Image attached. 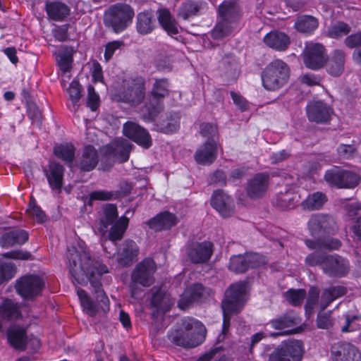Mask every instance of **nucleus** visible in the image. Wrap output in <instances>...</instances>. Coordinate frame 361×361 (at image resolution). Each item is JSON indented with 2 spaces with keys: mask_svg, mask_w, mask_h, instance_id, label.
Listing matches in <instances>:
<instances>
[{
  "mask_svg": "<svg viewBox=\"0 0 361 361\" xmlns=\"http://www.w3.org/2000/svg\"><path fill=\"white\" fill-rule=\"evenodd\" d=\"M67 258L73 279L82 286L90 282L99 307L104 312L109 310V300L101 283L102 275L109 272L108 267L101 261L92 259L89 252L82 247L68 249Z\"/></svg>",
  "mask_w": 361,
  "mask_h": 361,
  "instance_id": "obj_1",
  "label": "nucleus"
},
{
  "mask_svg": "<svg viewBox=\"0 0 361 361\" xmlns=\"http://www.w3.org/2000/svg\"><path fill=\"white\" fill-rule=\"evenodd\" d=\"M246 290L247 283L245 281L232 284L226 290L225 298L221 302L224 321L221 334L217 338L219 342L224 340L228 331L231 315L238 314L245 305L247 300Z\"/></svg>",
  "mask_w": 361,
  "mask_h": 361,
  "instance_id": "obj_2",
  "label": "nucleus"
},
{
  "mask_svg": "<svg viewBox=\"0 0 361 361\" xmlns=\"http://www.w3.org/2000/svg\"><path fill=\"white\" fill-rule=\"evenodd\" d=\"M206 328L200 321L185 317L181 320L180 327L169 334V340L176 345L192 348L200 345L205 338Z\"/></svg>",
  "mask_w": 361,
  "mask_h": 361,
  "instance_id": "obj_3",
  "label": "nucleus"
},
{
  "mask_svg": "<svg viewBox=\"0 0 361 361\" xmlns=\"http://www.w3.org/2000/svg\"><path fill=\"white\" fill-rule=\"evenodd\" d=\"M219 20L211 32L213 39H220L235 28L241 17L240 6L236 0H226L218 8Z\"/></svg>",
  "mask_w": 361,
  "mask_h": 361,
  "instance_id": "obj_4",
  "label": "nucleus"
},
{
  "mask_svg": "<svg viewBox=\"0 0 361 361\" xmlns=\"http://www.w3.org/2000/svg\"><path fill=\"white\" fill-rule=\"evenodd\" d=\"M290 73L286 63L281 59L273 60L262 72V85L269 91L278 90L288 82Z\"/></svg>",
  "mask_w": 361,
  "mask_h": 361,
  "instance_id": "obj_5",
  "label": "nucleus"
},
{
  "mask_svg": "<svg viewBox=\"0 0 361 361\" xmlns=\"http://www.w3.org/2000/svg\"><path fill=\"white\" fill-rule=\"evenodd\" d=\"M169 82L166 78L156 79L153 85L151 95L145 102L143 108V118L153 121L164 110L163 99L169 93Z\"/></svg>",
  "mask_w": 361,
  "mask_h": 361,
  "instance_id": "obj_6",
  "label": "nucleus"
},
{
  "mask_svg": "<svg viewBox=\"0 0 361 361\" xmlns=\"http://www.w3.org/2000/svg\"><path fill=\"white\" fill-rule=\"evenodd\" d=\"M133 16L134 11L129 5L116 4L105 11L104 23L114 32L119 33L132 23Z\"/></svg>",
  "mask_w": 361,
  "mask_h": 361,
  "instance_id": "obj_7",
  "label": "nucleus"
},
{
  "mask_svg": "<svg viewBox=\"0 0 361 361\" xmlns=\"http://www.w3.org/2000/svg\"><path fill=\"white\" fill-rule=\"evenodd\" d=\"M157 270L154 261L149 257L140 262L131 274L130 290L131 297L135 298L139 290L137 284L143 287H149L154 282V274Z\"/></svg>",
  "mask_w": 361,
  "mask_h": 361,
  "instance_id": "obj_8",
  "label": "nucleus"
},
{
  "mask_svg": "<svg viewBox=\"0 0 361 361\" xmlns=\"http://www.w3.org/2000/svg\"><path fill=\"white\" fill-rule=\"evenodd\" d=\"M304 353L301 341L289 339L276 347L268 355L267 361H302Z\"/></svg>",
  "mask_w": 361,
  "mask_h": 361,
  "instance_id": "obj_9",
  "label": "nucleus"
},
{
  "mask_svg": "<svg viewBox=\"0 0 361 361\" xmlns=\"http://www.w3.org/2000/svg\"><path fill=\"white\" fill-rule=\"evenodd\" d=\"M324 179L331 186L352 189L359 184L361 178L353 171L334 166L325 172Z\"/></svg>",
  "mask_w": 361,
  "mask_h": 361,
  "instance_id": "obj_10",
  "label": "nucleus"
},
{
  "mask_svg": "<svg viewBox=\"0 0 361 361\" xmlns=\"http://www.w3.org/2000/svg\"><path fill=\"white\" fill-rule=\"evenodd\" d=\"M145 95V82L142 78H135L123 82L118 97L120 101L132 106L140 104Z\"/></svg>",
  "mask_w": 361,
  "mask_h": 361,
  "instance_id": "obj_11",
  "label": "nucleus"
},
{
  "mask_svg": "<svg viewBox=\"0 0 361 361\" xmlns=\"http://www.w3.org/2000/svg\"><path fill=\"white\" fill-rule=\"evenodd\" d=\"M265 263V257L257 253L233 255L230 259L228 269L237 274L245 273L249 269L259 267Z\"/></svg>",
  "mask_w": 361,
  "mask_h": 361,
  "instance_id": "obj_12",
  "label": "nucleus"
},
{
  "mask_svg": "<svg viewBox=\"0 0 361 361\" xmlns=\"http://www.w3.org/2000/svg\"><path fill=\"white\" fill-rule=\"evenodd\" d=\"M212 293L211 288L204 286L202 283H194L185 289L180 295L178 302V307L185 310L192 302H200L207 299L211 295Z\"/></svg>",
  "mask_w": 361,
  "mask_h": 361,
  "instance_id": "obj_13",
  "label": "nucleus"
},
{
  "mask_svg": "<svg viewBox=\"0 0 361 361\" xmlns=\"http://www.w3.org/2000/svg\"><path fill=\"white\" fill-rule=\"evenodd\" d=\"M44 286L43 280L35 275H26L18 279L16 289L24 298H33L39 295Z\"/></svg>",
  "mask_w": 361,
  "mask_h": 361,
  "instance_id": "obj_14",
  "label": "nucleus"
},
{
  "mask_svg": "<svg viewBox=\"0 0 361 361\" xmlns=\"http://www.w3.org/2000/svg\"><path fill=\"white\" fill-rule=\"evenodd\" d=\"M349 261L338 255H329L323 265V271L330 277L341 278L350 271Z\"/></svg>",
  "mask_w": 361,
  "mask_h": 361,
  "instance_id": "obj_15",
  "label": "nucleus"
},
{
  "mask_svg": "<svg viewBox=\"0 0 361 361\" xmlns=\"http://www.w3.org/2000/svg\"><path fill=\"white\" fill-rule=\"evenodd\" d=\"M332 113V109L321 100L311 101L306 106L308 120L319 124L328 123L331 120Z\"/></svg>",
  "mask_w": 361,
  "mask_h": 361,
  "instance_id": "obj_16",
  "label": "nucleus"
},
{
  "mask_svg": "<svg viewBox=\"0 0 361 361\" xmlns=\"http://www.w3.org/2000/svg\"><path fill=\"white\" fill-rule=\"evenodd\" d=\"M326 59V49L322 44L311 43L306 47L304 63L307 68L318 70L324 66Z\"/></svg>",
  "mask_w": 361,
  "mask_h": 361,
  "instance_id": "obj_17",
  "label": "nucleus"
},
{
  "mask_svg": "<svg viewBox=\"0 0 361 361\" xmlns=\"http://www.w3.org/2000/svg\"><path fill=\"white\" fill-rule=\"evenodd\" d=\"M213 247V243L209 241L192 243L186 249L187 256L193 264H203L210 259Z\"/></svg>",
  "mask_w": 361,
  "mask_h": 361,
  "instance_id": "obj_18",
  "label": "nucleus"
},
{
  "mask_svg": "<svg viewBox=\"0 0 361 361\" xmlns=\"http://www.w3.org/2000/svg\"><path fill=\"white\" fill-rule=\"evenodd\" d=\"M123 132L125 136L145 149L152 146V141L148 131L134 122H126L123 125Z\"/></svg>",
  "mask_w": 361,
  "mask_h": 361,
  "instance_id": "obj_19",
  "label": "nucleus"
},
{
  "mask_svg": "<svg viewBox=\"0 0 361 361\" xmlns=\"http://www.w3.org/2000/svg\"><path fill=\"white\" fill-rule=\"evenodd\" d=\"M333 361H361V353L353 344L338 342L331 348Z\"/></svg>",
  "mask_w": 361,
  "mask_h": 361,
  "instance_id": "obj_20",
  "label": "nucleus"
},
{
  "mask_svg": "<svg viewBox=\"0 0 361 361\" xmlns=\"http://www.w3.org/2000/svg\"><path fill=\"white\" fill-rule=\"evenodd\" d=\"M133 147V145L129 140L118 137L105 147L104 152L118 162L123 163L128 160Z\"/></svg>",
  "mask_w": 361,
  "mask_h": 361,
  "instance_id": "obj_21",
  "label": "nucleus"
},
{
  "mask_svg": "<svg viewBox=\"0 0 361 361\" xmlns=\"http://www.w3.org/2000/svg\"><path fill=\"white\" fill-rule=\"evenodd\" d=\"M211 205L224 218L230 216L234 212L233 200L221 190L214 192L211 198Z\"/></svg>",
  "mask_w": 361,
  "mask_h": 361,
  "instance_id": "obj_22",
  "label": "nucleus"
},
{
  "mask_svg": "<svg viewBox=\"0 0 361 361\" xmlns=\"http://www.w3.org/2000/svg\"><path fill=\"white\" fill-rule=\"evenodd\" d=\"M196 162L202 165L212 164L217 157L216 140H207L195 152Z\"/></svg>",
  "mask_w": 361,
  "mask_h": 361,
  "instance_id": "obj_23",
  "label": "nucleus"
},
{
  "mask_svg": "<svg viewBox=\"0 0 361 361\" xmlns=\"http://www.w3.org/2000/svg\"><path fill=\"white\" fill-rule=\"evenodd\" d=\"M269 176L267 173H259L253 176L247 186V194L252 199L262 197L267 192Z\"/></svg>",
  "mask_w": 361,
  "mask_h": 361,
  "instance_id": "obj_24",
  "label": "nucleus"
},
{
  "mask_svg": "<svg viewBox=\"0 0 361 361\" xmlns=\"http://www.w3.org/2000/svg\"><path fill=\"white\" fill-rule=\"evenodd\" d=\"M333 219L324 214H316L311 217L308 222L310 233L312 236L320 238L331 230Z\"/></svg>",
  "mask_w": 361,
  "mask_h": 361,
  "instance_id": "obj_25",
  "label": "nucleus"
},
{
  "mask_svg": "<svg viewBox=\"0 0 361 361\" xmlns=\"http://www.w3.org/2000/svg\"><path fill=\"white\" fill-rule=\"evenodd\" d=\"M177 223L176 216L168 211L157 214L146 222L147 225L156 232L169 230L175 226Z\"/></svg>",
  "mask_w": 361,
  "mask_h": 361,
  "instance_id": "obj_26",
  "label": "nucleus"
},
{
  "mask_svg": "<svg viewBox=\"0 0 361 361\" xmlns=\"http://www.w3.org/2000/svg\"><path fill=\"white\" fill-rule=\"evenodd\" d=\"M139 248L135 241L126 240L118 252L117 262L123 267H128L137 260Z\"/></svg>",
  "mask_w": 361,
  "mask_h": 361,
  "instance_id": "obj_27",
  "label": "nucleus"
},
{
  "mask_svg": "<svg viewBox=\"0 0 361 361\" xmlns=\"http://www.w3.org/2000/svg\"><path fill=\"white\" fill-rule=\"evenodd\" d=\"M345 61V53L341 49L334 50L324 63L327 73L333 77L340 76L344 71Z\"/></svg>",
  "mask_w": 361,
  "mask_h": 361,
  "instance_id": "obj_28",
  "label": "nucleus"
},
{
  "mask_svg": "<svg viewBox=\"0 0 361 361\" xmlns=\"http://www.w3.org/2000/svg\"><path fill=\"white\" fill-rule=\"evenodd\" d=\"M8 342L11 346L18 350H25L27 345L26 330L20 326L14 325L6 331Z\"/></svg>",
  "mask_w": 361,
  "mask_h": 361,
  "instance_id": "obj_29",
  "label": "nucleus"
},
{
  "mask_svg": "<svg viewBox=\"0 0 361 361\" xmlns=\"http://www.w3.org/2000/svg\"><path fill=\"white\" fill-rule=\"evenodd\" d=\"M44 173L51 189L60 192L63 185V166L57 162L51 161L49 169H45Z\"/></svg>",
  "mask_w": 361,
  "mask_h": 361,
  "instance_id": "obj_30",
  "label": "nucleus"
},
{
  "mask_svg": "<svg viewBox=\"0 0 361 361\" xmlns=\"http://www.w3.org/2000/svg\"><path fill=\"white\" fill-rule=\"evenodd\" d=\"M263 40L269 47L278 51H285L290 43L289 37L279 31L270 32L264 36Z\"/></svg>",
  "mask_w": 361,
  "mask_h": 361,
  "instance_id": "obj_31",
  "label": "nucleus"
},
{
  "mask_svg": "<svg viewBox=\"0 0 361 361\" xmlns=\"http://www.w3.org/2000/svg\"><path fill=\"white\" fill-rule=\"evenodd\" d=\"M99 162L97 151L90 145L86 146L78 161V166L82 171L93 170Z\"/></svg>",
  "mask_w": 361,
  "mask_h": 361,
  "instance_id": "obj_32",
  "label": "nucleus"
},
{
  "mask_svg": "<svg viewBox=\"0 0 361 361\" xmlns=\"http://www.w3.org/2000/svg\"><path fill=\"white\" fill-rule=\"evenodd\" d=\"M179 128V116L175 113L161 116L155 123L156 130L163 133H172Z\"/></svg>",
  "mask_w": 361,
  "mask_h": 361,
  "instance_id": "obj_33",
  "label": "nucleus"
},
{
  "mask_svg": "<svg viewBox=\"0 0 361 361\" xmlns=\"http://www.w3.org/2000/svg\"><path fill=\"white\" fill-rule=\"evenodd\" d=\"M346 293L347 288L343 286H334L324 289L319 302L321 310H324L332 302Z\"/></svg>",
  "mask_w": 361,
  "mask_h": 361,
  "instance_id": "obj_34",
  "label": "nucleus"
},
{
  "mask_svg": "<svg viewBox=\"0 0 361 361\" xmlns=\"http://www.w3.org/2000/svg\"><path fill=\"white\" fill-rule=\"evenodd\" d=\"M28 233L24 230L11 231L6 233L0 238V245L3 247L23 245L28 240Z\"/></svg>",
  "mask_w": 361,
  "mask_h": 361,
  "instance_id": "obj_35",
  "label": "nucleus"
},
{
  "mask_svg": "<svg viewBox=\"0 0 361 361\" xmlns=\"http://www.w3.org/2000/svg\"><path fill=\"white\" fill-rule=\"evenodd\" d=\"M45 10L48 16L56 21L65 19L70 13L69 7L61 1H47L45 4Z\"/></svg>",
  "mask_w": 361,
  "mask_h": 361,
  "instance_id": "obj_36",
  "label": "nucleus"
},
{
  "mask_svg": "<svg viewBox=\"0 0 361 361\" xmlns=\"http://www.w3.org/2000/svg\"><path fill=\"white\" fill-rule=\"evenodd\" d=\"M156 27L154 15L149 11L141 12L137 16L136 29L141 35L151 33Z\"/></svg>",
  "mask_w": 361,
  "mask_h": 361,
  "instance_id": "obj_37",
  "label": "nucleus"
},
{
  "mask_svg": "<svg viewBox=\"0 0 361 361\" xmlns=\"http://www.w3.org/2000/svg\"><path fill=\"white\" fill-rule=\"evenodd\" d=\"M305 243L310 249L319 251L338 250L341 246L338 239L331 238H320L315 240H305Z\"/></svg>",
  "mask_w": 361,
  "mask_h": 361,
  "instance_id": "obj_38",
  "label": "nucleus"
},
{
  "mask_svg": "<svg viewBox=\"0 0 361 361\" xmlns=\"http://www.w3.org/2000/svg\"><path fill=\"white\" fill-rule=\"evenodd\" d=\"M301 319L293 312L284 313L270 322L275 329L282 330L300 324Z\"/></svg>",
  "mask_w": 361,
  "mask_h": 361,
  "instance_id": "obj_39",
  "label": "nucleus"
},
{
  "mask_svg": "<svg viewBox=\"0 0 361 361\" xmlns=\"http://www.w3.org/2000/svg\"><path fill=\"white\" fill-rule=\"evenodd\" d=\"M157 18L159 24L168 35L172 36L178 33L176 21L168 9H159Z\"/></svg>",
  "mask_w": 361,
  "mask_h": 361,
  "instance_id": "obj_40",
  "label": "nucleus"
},
{
  "mask_svg": "<svg viewBox=\"0 0 361 361\" xmlns=\"http://www.w3.org/2000/svg\"><path fill=\"white\" fill-rule=\"evenodd\" d=\"M206 3L202 0H189L183 3L179 8L178 16L184 20L196 16L205 8Z\"/></svg>",
  "mask_w": 361,
  "mask_h": 361,
  "instance_id": "obj_41",
  "label": "nucleus"
},
{
  "mask_svg": "<svg viewBox=\"0 0 361 361\" xmlns=\"http://www.w3.org/2000/svg\"><path fill=\"white\" fill-rule=\"evenodd\" d=\"M0 316L2 319L9 321L17 319L21 314L18 305L11 300L6 299L0 305Z\"/></svg>",
  "mask_w": 361,
  "mask_h": 361,
  "instance_id": "obj_42",
  "label": "nucleus"
},
{
  "mask_svg": "<svg viewBox=\"0 0 361 361\" xmlns=\"http://www.w3.org/2000/svg\"><path fill=\"white\" fill-rule=\"evenodd\" d=\"M224 75L228 82L235 81L238 77L239 72L235 58L232 55L226 56L222 60Z\"/></svg>",
  "mask_w": 361,
  "mask_h": 361,
  "instance_id": "obj_43",
  "label": "nucleus"
},
{
  "mask_svg": "<svg viewBox=\"0 0 361 361\" xmlns=\"http://www.w3.org/2000/svg\"><path fill=\"white\" fill-rule=\"evenodd\" d=\"M73 49L67 46L62 47L59 50L56 56V61L63 73L69 71L73 62Z\"/></svg>",
  "mask_w": 361,
  "mask_h": 361,
  "instance_id": "obj_44",
  "label": "nucleus"
},
{
  "mask_svg": "<svg viewBox=\"0 0 361 361\" xmlns=\"http://www.w3.org/2000/svg\"><path fill=\"white\" fill-rule=\"evenodd\" d=\"M129 219L123 216L112 224L109 231V239L112 241L120 240L128 228Z\"/></svg>",
  "mask_w": 361,
  "mask_h": 361,
  "instance_id": "obj_45",
  "label": "nucleus"
},
{
  "mask_svg": "<svg viewBox=\"0 0 361 361\" xmlns=\"http://www.w3.org/2000/svg\"><path fill=\"white\" fill-rule=\"evenodd\" d=\"M295 27L300 32L311 33L318 27V20L312 16H303L297 19Z\"/></svg>",
  "mask_w": 361,
  "mask_h": 361,
  "instance_id": "obj_46",
  "label": "nucleus"
},
{
  "mask_svg": "<svg viewBox=\"0 0 361 361\" xmlns=\"http://www.w3.org/2000/svg\"><path fill=\"white\" fill-rule=\"evenodd\" d=\"M327 201L326 195L321 192H316L310 195L302 203L305 209L310 210L319 209Z\"/></svg>",
  "mask_w": 361,
  "mask_h": 361,
  "instance_id": "obj_47",
  "label": "nucleus"
},
{
  "mask_svg": "<svg viewBox=\"0 0 361 361\" xmlns=\"http://www.w3.org/2000/svg\"><path fill=\"white\" fill-rule=\"evenodd\" d=\"M75 149L71 144H65L56 145L54 148V154L64 162L72 166L73 161L75 158Z\"/></svg>",
  "mask_w": 361,
  "mask_h": 361,
  "instance_id": "obj_48",
  "label": "nucleus"
},
{
  "mask_svg": "<svg viewBox=\"0 0 361 361\" xmlns=\"http://www.w3.org/2000/svg\"><path fill=\"white\" fill-rule=\"evenodd\" d=\"M297 195L291 190H286L285 192H279L274 202V204L282 209H290L294 207Z\"/></svg>",
  "mask_w": 361,
  "mask_h": 361,
  "instance_id": "obj_49",
  "label": "nucleus"
},
{
  "mask_svg": "<svg viewBox=\"0 0 361 361\" xmlns=\"http://www.w3.org/2000/svg\"><path fill=\"white\" fill-rule=\"evenodd\" d=\"M118 218L117 207L114 204H106L103 207V216L101 217V224L104 228L112 225Z\"/></svg>",
  "mask_w": 361,
  "mask_h": 361,
  "instance_id": "obj_50",
  "label": "nucleus"
},
{
  "mask_svg": "<svg viewBox=\"0 0 361 361\" xmlns=\"http://www.w3.org/2000/svg\"><path fill=\"white\" fill-rule=\"evenodd\" d=\"M351 27L348 24L343 21H338L331 25L327 30V36L331 38L338 39L350 33Z\"/></svg>",
  "mask_w": 361,
  "mask_h": 361,
  "instance_id": "obj_51",
  "label": "nucleus"
},
{
  "mask_svg": "<svg viewBox=\"0 0 361 361\" xmlns=\"http://www.w3.org/2000/svg\"><path fill=\"white\" fill-rule=\"evenodd\" d=\"M82 87L79 82L73 80L69 85L67 92L69 95V99L71 100L74 109L76 111L79 106V100L82 97Z\"/></svg>",
  "mask_w": 361,
  "mask_h": 361,
  "instance_id": "obj_52",
  "label": "nucleus"
},
{
  "mask_svg": "<svg viewBox=\"0 0 361 361\" xmlns=\"http://www.w3.org/2000/svg\"><path fill=\"white\" fill-rule=\"evenodd\" d=\"M286 300L294 306L300 305L306 297V291L304 289H290L285 293Z\"/></svg>",
  "mask_w": 361,
  "mask_h": 361,
  "instance_id": "obj_53",
  "label": "nucleus"
},
{
  "mask_svg": "<svg viewBox=\"0 0 361 361\" xmlns=\"http://www.w3.org/2000/svg\"><path fill=\"white\" fill-rule=\"evenodd\" d=\"M121 196V192L120 191L97 190L93 191L90 194V199L91 200L107 201L116 200Z\"/></svg>",
  "mask_w": 361,
  "mask_h": 361,
  "instance_id": "obj_54",
  "label": "nucleus"
},
{
  "mask_svg": "<svg viewBox=\"0 0 361 361\" xmlns=\"http://www.w3.org/2000/svg\"><path fill=\"white\" fill-rule=\"evenodd\" d=\"M319 298V290L318 288L310 287L308 291V296L305 306L307 314H310L316 304H317Z\"/></svg>",
  "mask_w": 361,
  "mask_h": 361,
  "instance_id": "obj_55",
  "label": "nucleus"
},
{
  "mask_svg": "<svg viewBox=\"0 0 361 361\" xmlns=\"http://www.w3.org/2000/svg\"><path fill=\"white\" fill-rule=\"evenodd\" d=\"M77 293L80 298L82 306L87 310L91 316L94 315L97 312L96 305L87 295L86 291L81 288H78L77 290Z\"/></svg>",
  "mask_w": 361,
  "mask_h": 361,
  "instance_id": "obj_56",
  "label": "nucleus"
},
{
  "mask_svg": "<svg viewBox=\"0 0 361 361\" xmlns=\"http://www.w3.org/2000/svg\"><path fill=\"white\" fill-rule=\"evenodd\" d=\"M15 273L16 268L12 264L0 260V284L11 279Z\"/></svg>",
  "mask_w": 361,
  "mask_h": 361,
  "instance_id": "obj_57",
  "label": "nucleus"
},
{
  "mask_svg": "<svg viewBox=\"0 0 361 361\" xmlns=\"http://www.w3.org/2000/svg\"><path fill=\"white\" fill-rule=\"evenodd\" d=\"M125 47V43L122 40H114L108 42L105 45L104 59L106 62L109 61L116 51L121 49Z\"/></svg>",
  "mask_w": 361,
  "mask_h": 361,
  "instance_id": "obj_58",
  "label": "nucleus"
},
{
  "mask_svg": "<svg viewBox=\"0 0 361 361\" xmlns=\"http://www.w3.org/2000/svg\"><path fill=\"white\" fill-rule=\"evenodd\" d=\"M334 325L331 312H319L317 317V326L319 329H330Z\"/></svg>",
  "mask_w": 361,
  "mask_h": 361,
  "instance_id": "obj_59",
  "label": "nucleus"
},
{
  "mask_svg": "<svg viewBox=\"0 0 361 361\" xmlns=\"http://www.w3.org/2000/svg\"><path fill=\"white\" fill-rule=\"evenodd\" d=\"M200 133L203 137L207 138V140H216L218 137L217 127L211 123H202L200 126Z\"/></svg>",
  "mask_w": 361,
  "mask_h": 361,
  "instance_id": "obj_60",
  "label": "nucleus"
},
{
  "mask_svg": "<svg viewBox=\"0 0 361 361\" xmlns=\"http://www.w3.org/2000/svg\"><path fill=\"white\" fill-rule=\"evenodd\" d=\"M327 256L328 255L314 252L307 256L305 262L307 264L312 267L320 265L323 269V265Z\"/></svg>",
  "mask_w": 361,
  "mask_h": 361,
  "instance_id": "obj_61",
  "label": "nucleus"
},
{
  "mask_svg": "<svg viewBox=\"0 0 361 361\" xmlns=\"http://www.w3.org/2000/svg\"><path fill=\"white\" fill-rule=\"evenodd\" d=\"M99 97L96 93L94 88L92 85L87 87V105L92 110L95 111L99 105Z\"/></svg>",
  "mask_w": 361,
  "mask_h": 361,
  "instance_id": "obj_62",
  "label": "nucleus"
},
{
  "mask_svg": "<svg viewBox=\"0 0 361 361\" xmlns=\"http://www.w3.org/2000/svg\"><path fill=\"white\" fill-rule=\"evenodd\" d=\"M338 154L344 159L353 157L356 152V147L353 145L341 144L337 149Z\"/></svg>",
  "mask_w": 361,
  "mask_h": 361,
  "instance_id": "obj_63",
  "label": "nucleus"
},
{
  "mask_svg": "<svg viewBox=\"0 0 361 361\" xmlns=\"http://www.w3.org/2000/svg\"><path fill=\"white\" fill-rule=\"evenodd\" d=\"M344 43L350 49L361 48V32L348 36L345 39Z\"/></svg>",
  "mask_w": 361,
  "mask_h": 361,
  "instance_id": "obj_64",
  "label": "nucleus"
}]
</instances>
